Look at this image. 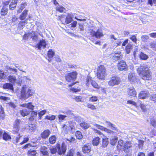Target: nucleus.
I'll list each match as a JSON object with an SVG mask.
<instances>
[{
    "label": "nucleus",
    "mask_w": 156,
    "mask_h": 156,
    "mask_svg": "<svg viewBox=\"0 0 156 156\" xmlns=\"http://www.w3.org/2000/svg\"><path fill=\"white\" fill-rule=\"evenodd\" d=\"M132 44H128L126 47V51L127 54H129L130 52V51L132 49Z\"/></svg>",
    "instance_id": "33"
},
{
    "label": "nucleus",
    "mask_w": 156,
    "mask_h": 156,
    "mask_svg": "<svg viewBox=\"0 0 156 156\" xmlns=\"http://www.w3.org/2000/svg\"><path fill=\"white\" fill-rule=\"evenodd\" d=\"M7 69L9 71L11 74H14L17 72V70L15 69H13L9 67H7Z\"/></svg>",
    "instance_id": "42"
},
{
    "label": "nucleus",
    "mask_w": 156,
    "mask_h": 156,
    "mask_svg": "<svg viewBox=\"0 0 156 156\" xmlns=\"http://www.w3.org/2000/svg\"><path fill=\"white\" fill-rule=\"evenodd\" d=\"M46 111L45 110H43L38 112V118L39 119H41L42 116L46 113Z\"/></svg>",
    "instance_id": "50"
},
{
    "label": "nucleus",
    "mask_w": 156,
    "mask_h": 156,
    "mask_svg": "<svg viewBox=\"0 0 156 156\" xmlns=\"http://www.w3.org/2000/svg\"><path fill=\"white\" fill-rule=\"evenodd\" d=\"M7 13V7L6 5L4 6L1 9L0 12L1 15L2 16H4L6 15Z\"/></svg>",
    "instance_id": "20"
},
{
    "label": "nucleus",
    "mask_w": 156,
    "mask_h": 156,
    "mask_svg": "<svg viewBox=\"0 0 156 156\" xmlns=\"http://www.w3.org/2000/svg\"><path fill=\"white\" fill-rule=\"evenodd\" d=\"M77 102H81L82 101V98L81 96H76L75 98H73Z\"/></svg>",
    "instance_id": "58"
},
{
    "label": "nucleus",
    "mask_w": 156,
    "mask_h": 156,
    "mask_svg": "<svg viewBox=\"0 0 156 156\" xmlns=\"http://www.w3.org/2000/svg\"><path fill=\"white\" fill-rule=\"evenodd\" d=\"M118 140V138L116 137H112L110 139V144L112 145H114Z\"/></svg>",
    "instance_id": "39"
},
{
    "label": "nucleus",
    "mask_w": 156,
    "mask_h": 156,
    "mask_svg": "<svg viewBox=\"0 0 156 156\" xmlns=\"http://www.w3.org/2000/svg\"><path fill=\"white\" fill-rule=\"evenodd\" d=\"M80 126L84 129H87L90 127V125L88 123L83 122L80 124Z\"/></svg>",
    "instance_id": "32"
},
{
    "label": "nucleus",
    "mask_w": 156,
    "mask_h": 156,
    "mask_svg": "<svg viewBox=\"0 0 156 156\" xmlns=\"http://www.w3.org/2000/svg\"><path fill=\"white\" fill-rule=\"evenodd\" d=\"M50 150L52 154H54L58 152L59 155H62L65 153L66 150V147L64 143H62L61 147L60 145H58L56 147L50 148Z\"/></svg>",
    "instance_id": "2"
},
{
    "label": "nucleus",
    "mask_w": 156,
    "mask_h": 156,
    "mask_svg": "<svg viewBox=\"0 0 156 156\" xmlns=\"http://www.w3.org/2000/svg\"><path fill=\"white\" fill-rule=\"evenodd\" d=\"M137 73L144 80H149L151 79V76L148 66L145 64L141 65L137 69Z\"/></svg>",
    "instance_id": "1"
},
{
    "label": "nucleus",
    "mask_w": 156,
    "mask_h": 156,
    "mask_svg": "<svg viewBox=\"0 0 156 156\" xmlns=\"http://www.w3.org/2000/svg\"><path fill=\"white\" fill-rule=\"evenodd\" d=\"M91 84L95 88L99 89V86L98 84L94 81H92Z\"/></svg>",
    "instance_id": "52"
},
{
    "label": "nucleus",
    "mask_w": 156,
    "mask_h": 156,
    "mask_svg": "<svg viewBox=\"0 0 156 156\" xmlns=\"http://www.w3.org/2000/svg\"><path fill=\"white\" fill-rule=\"evenodd\" d=\"M2 138L5 140H7L11 139V136L7 132H4L2 135Z\"/></svg>",
    "instance_id": "28"
},
{
    "label": "nucleus",
    "mask_w": 156,
    "mask_h": 156,
    "mask_svg": "<svg viewBox=\"0 0 156 156\" xmlns=\"http://www.w3.org/2000/svg\"><path fill=\"white\" fill-rule=\"evenodd\" d=\"M87 106L88 108H90L91 109L94 110L96 109L95 107L93 105L90 104H88Z\"/></svg>",
    "instance_id": "61"
},
{
    "label": "nucleus",
    "mask_w": 156,
    "mask_h": 156,
    "mask_svg": "<svg viewBox=\"0 0 156 156\" xmlns=\"http://www.w3.org/2000/svg\"><path fill=\"white\" fill-rule=\"evenodd\" d=\"M151 123L152 125L154 127L156 126V121L155 120L153 119H151Z\"/></svg>",
    "instance_id": "63"
},
{
    "label": "nucleus",
    "mask_w": 156,
    "mask_h": 156,
    "mask_svg": "<svg viewBox=\"0 0 156 156\" xmlns=\"http://www.w3.org/2000/svg\"><path fill=\"white\" fill-rule=\"evenodd\" d=\"M89 33L91 36L95 37L97 39H99L104 36L102 31L99 28L96 31L94 30H93L90 29L89 30Z\"/></svg>",
    "instance_id": "5"
},
{
    "label": "nucleus",
    "mask_w": 156,
    "mask_h": 156,
    "mask_svg": "<svg viewBox=\"0 0 156 156\" xmlns=\"http://www.w3.org/2000/svg\"><path fill=\"white\" fill-rule=\"evenodd\" d=\"M22 119H16L14 123V127L12 130L13 133H16L19 131L20 127L21 125L24 123Z\"/></svg>",
    "instance_id": "6"
},
{
    "label": "nucleus",
    "mask_w": 156,
    "mask_h": 156,
    "mask_svg": "<svg viewBox=\"0 0 156 156\" xmlns=\"http://www.w3.org/2000/svg\"><path fill=\"white\" fill-rule=\"evenodd\" d=\"M45 118L48 120H53L55 118V116L54 115H49L46 116Z\"/></svg>",
    "instance_id": "51"
},
{
    "label": "nucleus",
    "mask_w": 156,
    "mask_h": 156,
    "mask_svg": "<svg viewBox=\"0 0 156 156\" xmlns=\"http://www.w3.org/2000/svg\"><path fill=\"white\" fill-rule=\"evenodd\" d=\"M33 94V91L30 88H28L27 90L23 87L22 89L21 94V99L26 100L31 96Z\"/></svg>",
    "instance_id": "3"
},
{
    "label": "nucleus",
    "mask_w": 156,
    "mask_h": 156,
    "mask_svg": "<svg viewBox=\"0 0 156 156\" xmlns=\"http://www.w3.org/2000/svg\"><path fill=\"white\" fill-rule=\"evenodd\" d=\"M30 38L32 39V40L34 41H36L38 40V36L35 35V32L32 31L31 33H30L29 35Z\"/></svg>",
    "instance_id": "23"
},
{
    "label": "nucleus",
    "mask_w": 156,
    "mask_h": 156,
    "mask_svg": "<svg viewBox=\"0 0 156 156\" xmlns=\"http://www.w3.org/2000/svg\"><path fill=\"white\" fill-rule=\"evenodd\" d=\"M98 100V97L95 96H93L89 98V101H90L94 102L97 101Z\"/></svg>",
    "instance_id": "49"
},
{
    "label": "nucleus",
    "mask_w": 156,
    "mask_h": 156,
    "mask_svg": "<svg viewBox=\"0 0 156 156\" xmlns=\"http://www.w3.org/2000/svg\"><path fill=\"white\" fill-rule=\"evenodd\" d=\"M8 75L7 73H4L3 71H0V79H2L5 78Z\"/></svg>",
    "instance_id": "40"
},
{
    "label": "nucleus",
    "mask_w": 156,
    "mask_h": 156,
    "mask_svg": "<svg viewBox=\"0 0 156 156\" xmlns=\"http://www.w3.org/2000/svg\"><path fill=\"white\" fill-rule=\"evenodd\" d=\"M106 70L103 65H100L97 69V76L98 79L103 80L106 75Z\"/></svg>",
    "instance_id": "4"
},
{
    "label": "nucleus",
    "mask_w": 156,
    "mask_h": 156,
    "mask_svg": "<svg viewBox=\"0 0 156 156\" xmlns=\"http://www.w3.org/2000/svg\"><path fill=\"white\" fill-rule=\"evenodd\" d=\"M118 67L119 70L120 71L126 70L128 68L126 62L123 60L121 61L118 63Z\"/></svg>",
    "instance_id": "10"
},
{
    "label": "nucleus",
    "mask_w": 156,
    "mask_h": 156,
    "mask_svg": "<svg viewBox=\"0 0 156 156\" xmlns=\"http://www.w3.org/2000/svg\"><path fill=\"white\" fill-rule=\"evenodd\" d=\"M121 82L119 77L116 76L112 77L110 80L108 82V85L111 87L118 85Z\"/></svg>",
    "instance_id": "7"
},
{
    "label": "nucleus",
    "mask_w": 156,
    "mask_h": 156,
    "mask_svg": "<svg viewBox=\"0 0 156 156\" xmlns=\"http://www.w3.org/2000/svg\"><path fill=\"white\" fill-rule=\"evenodd\" d=\"M127 103L132 105H133L135 106H136V103L135 102H134L133 101H132V100L128 101H127Z\"/></svg>",
    "instance_id": "62"
},
{
    "label": "nucleus",
    "mask_w": 156,
    "mask_h": 156,
    "mask_svg": "<svg viewBox=\"0 0 156 156\" xmlns=\"http://www.w3.org/2000/svg\"><path fill=\"white\" fill-rule=\"evenodd\" d=\"M127 92L128 95L131 97H134L136 95V90L133 87H130L128 88Z\"/></svg>",
    "instance_id": "11"
},
{
    "label": "nucleus",
    "mask_w": 156,
    "mask_h": 156,
    "mask_svg": "<svg viewBox=\"0 0 156 156\" xmlns=\"http://www.w3.org/2000/svg\"><path fill=\"white\" fill-rule=\"evenodd\" d=\"M47 149V148L45 146H43L41 147V152L43 155H46L48 154V152Z\"/></svg>",
    "instance_id": "37"
},
{
    "label": "nucleus",
    "mask_w": 156,
    "mask_h": 156,
    "mask_svg": "<svg viewBox=\"0 0 156 156\" xmlns=\"http://www.w3.org/2000/svg\"><path fill=\"white\" fill-rule=\"evenodd\" d=\"M108 144V138L103 139L102 146L104 147H106Z\"/></svg>",
    "instance_id": "34"
},
{
    "label": "nucleus",
    "mask_w": 156,
    "mask_h": 156,
    "mask_svg": "<svg viewBox=\"0 0 156 156\" xmlns=\"http://www.w3.org/2000/svg\"><path fill=\"white\" fill-rule=\"evenodd\" d=\"M23 107L26 108L28 110H30V112L34 110V106L31 102H29L27 103H24L20 105Z\"/></svg>",
    "instance_id": "14"
},
{
    "label": "nucleus",
    "mask_w": 156,
    "mask_h": 156,
    "mask_svg": "<svg viewBox=\"0 0 156 156\" xmlns=\"http://www.w3.org/2000/svg\"><path fill=\"white\" fill-rule=\"evenodd\" d=\"M8 80L12 83H14L16 80V78L13 76H8Z\"/></svg>",
    "instance_id": "46"
},
{
    "label": "nucleus",
    "mask_w": 156,
    "mask_h": 156,
    "mask_svg": "<svg viewBox=\"0 0 156 156\" xmlns=\"http://www.w3.org/2000/svg\"><path fill=\"white\" fill-rule=\"evenodd\" d=\"M100 138L99 137H97L94 138L92 144L94 146H97L100 142Z\"/></svg>",
    "instance_id": "35"
},
{
    "label": "nucleus",
    "mask_w": 156,
    "mask_h": 156,
    "mask_svg": "<svg viewBox=\"0 0 156 156\" xmlns=\"http://www.w3.org/2000/svg\"><path fill=\"white\" fill-rule=\"evenodd\" d=\"M47 44L45 40L42 39L40 40L39 42L36 45V47L38 48V49L41 50V47H42L44 48L46 47Z\"/></svg>",
    "instance_id": "13"
},
{
    "label": "nucleus",
    "mask_w": 156,
    "mask_h": 156,
    "mask_svg": "<svg viewBox=\"0 0 156 156\" xmlns=\"http://www.w3.org/2000/svg\"><path fill=\"white\" fill-rule=\"evenodd\" d=\"M21 136H20V134H19L18 135V136L16 137L15 138H14L15 140V144H17L19 142V140H20L21 137Z\"/></svg>",
    "instance_id": "55"
},
{
    "label": "nucleus",
    "mask_w": 156,
    "mask_h": 156,
    "mask_svg": "<svg viewBox=\"0 0 156 156\" xmlns=\"http://www.w3.org/2000/svg\"><path fill=\"white\" fill-rule=\"evenodd\" d=\"M149 99L154 102V103H156V94H153L149 96Z\"/></svg>",
    "instance_id": "41"
},
{
    "label": "nucleus",
    "mask_w": 156,
    "mask_h": 156,
    "mask_svg": "<svg viewBox=\"0 0 156 156\" xmlns=\"http://www.w3.org/2000/svg\"><path fill=\"white\" fill-rule=\"evenodd\" d=\"M149 95V93L147 91H142L139 94V98L140 99H144Z\"/></svg>",
    "instance_id": "17"
},
{
    "label": "nucleus",
    "mask_w": 156,
    "mask_h": 156,
    "mask_svg": "<svg viewBox=\"0 0 156 156\" xmlns=\"http://www.w3.org/2000/svg\"><path fill=\"white\" fill-rule=\"evenodd\" d=\"M137 35H130L129 36V39L135 44H136L137 39L136 36Z\"/></svg>",
    "instance_id": "38"
},
{
    "label": "nucleus",
    "mask_w": 156,
    "mask_h": 156,
    "mask_svg": "<svg viewBox=\"0 0 156 156\" xmlns=\"http://www.w3.org/2000/svg\"><path fill=\"white\" fill-rule=\"evenodd\" d=\"M149 44L151 48L153 50L156 51V42H151Z\"/></svg>",
    "instance_id": "47"
},
{
    "label": "nucleus",
    "mask_w": 156,
    "mask_h": 156,
    "mask_svg": "<svg viewBox=\"0 0 156 156\" xmlns=\"http://www.w3.org/2000/svg\"><path fill=\"white\" fill-rule=\"evenodd\" d=\"M112 59L113 61H116L121 59L122 55L121 52L119 51H115L112 53Z\"/></svg>",
    "instance_id": "9"
},
{
    "label": "nucleus",
    "mask_w": 156,
    "mask_h": 156,
    "mask_svg": "<svg viewBox=\"0 0 156 156\" xmlns=\"http://www.w3.org/2000/svg\"><path fill=\"white\" fill-rule=\"evenodd\" d=\"M77 75V73L76 72L68 73L66 76V79L69 82L74 81L76 78Z\"/></svg>",
    "instance_id": "8"
},
{
    "label": "nucleus",
    "mask_w": 156,
    "mask_h": 156,
    "mask_svg": "<svg viewBox=\"0 0 156 156\" xmlns=\"http://www.w3.org/2000/svg\"><path fill=\"white\" fill-rule=\"evenodd\" d=\"M75 119L76 122H80L83 120V119L80 117L76 116L75 117Z\"/></svg>",
    "instance_id": "57"
},
{
    "label": "nucleus",
    "mask_w": 156,
    "mask_h": 156,
    "mask_svg": "<svg viewBox=\"0 0 156 156\" xmlns=\"http://www.w3.org/2000/svg\"><path fill=\"white\" fill-rule=\"evenodd\" d=\"M56 140V137L55 135H52L49 138V142L51 144H53L55 143Z\"/></svg>",
    "instance_id": "30"
},
{
    "label": "nucleus",
    "mask_w": 156,
    "mask_h": 156,
    "mask_svg": "<svg viewBox=\"0 0 156 156\" xmlns=\"http://www.w3.org/2000/svg\"><path fill=\"white\" fill-rule=\"evenodd\" d=\"M31 112V114L30 117V120H34V119L36 117L37 115V112L35 111H32V112Z\"/></svg>",
    "instance_id": "36"
},
{
    "label": "nucleus",
    "mask_w": 156,
    "mask_h": 156,
    "mask_svg": "<svg viewBox=\"0 0 156 156\" xmlns=\"http://www.w3.org/2000/svg\"><path fill=\"white\" fill-rule=\"evenodd\" d=\"M30 35V33L25 34L23 37V39L24 40H27L29 38H30L29 35Z\"/></svg>",
    "instance_id": "60"
},
{
    "label": "nucleus",
    "mask_w": 156,
    "mask_h": 156,
    "mask_svg": "<svg viewBox=\"0 0 156 156\" xmlns=\"http://www.w3.org/2000/svg\"><path fill=\"white\" fill-rule=\"evenodd\" d=\"M132 146V145H131L130 142L128 141L125 144L124 147L126 149H128L131 147Z\"/></svg>",
    "instance_id": "48"
},
{
    "label": "nucleus",
    "mask_w": 156,
    "mask_h": 156,
    "mask_svg": "<svg viewBox=\"0 0 156 156\" xmlns=\"http://www.w3.org/2000/svg\"><path fill=\"white\" fill-rule=\"evenodd\" d=\"M18 0H13L9 5V9L11 10H13L16 7Z\"/></svg>",
    "instance_id": "27"
},
{
    "label": "nucleus",
    "mask_w": 156,
    "mask_h": 156,
    "mask_svg": "<svg viewBox=\"0 0 156 156\" xmlns=\"http://www.w3.org/2000/svg\"><path fill=\"white\" fill-rule=\"evenodd\" d=\"M128 79L132 83H133L136 81L137 79L134 74L131 73L128 75Z\"/></svg>",
    "instance_id": "18"
},
{
    "label": "nucleus",
    "mask_w": 156,
    "mask_h": 156,
    "mask_svg": "<svg viewBox=\"0 0 156 156\" xmlns=\"http://www.w3.org/2000/svg\"><path fill=\"white\" fill-rule=\"evenodd\" d=\"M91 150V148L89 145H85L82 147V151L84 153H88Z\"/></svg>",
    "instance_id": "21"
},
{
    "label": "nucleus",
    "mask_w": 156,
    "mask_h": 156,
    "mask_svg": "<svg viewBox=\"0 0 156 156\" xmlns=\"http://www.w3.org/2000/svg\"><path fill=\"white\" fill-rule=\"evenodd\" d=\"M56 7V10L61 12H65L66 9H65L62 6H58Z\"/></svg>",
    "instance_id": "44"
},
{
    "label": "nucleus",
    "mask_w": 156,
    "mask_h": 156,
    "mask_svg": "<svg viewBox=\"0 0 156 156\" xmlns=\"http://www.w3.org/2000/svg\"><path fill=\"white\" fill-rule=\"evenodd\" d=\"M27 13V10H25L20 15L19 18L21 20H25Z\"/></svg>",
    "instance_id": "26"
},
{
    "label": "nucleus",
    "mask_w": 156,
    "mask_h": 156,
    "mask_svg": "<svg viewBox=\"0 0 156 156\" xmlns=\"http://www.w3.org/2000/svg\"><path fill=\"white\" fill-rule=\"evenodd\" d=\"M118 146H119L121 147H124L125 144L124 142L122 140H120L118 141Z\"/></svg>",
    "instance_id": "59"
},
{
    "label": "nucleus",
    "mask_w": 156,
    "mask_h": 156,
    "mask_svg": "<svg viewBox=\"0 0 156 156\" xmlns=\"http://www.w3.org/2000/svg\"><path fill=\"white\" fill-rule=\"evenodd\" d=\"M72 20V15L70 14H68L66 18L65 23L67 24H69L71 22Z\"/></svg>",
    "instance_id": "29"
},
{
    "label": "nucleus",
    "mask_w": 156,
    "mask_h": 156,
    "mask_svg": "<svg viewBox=\"0 0 156 156\" xmlns=\"http://www.w3.org/2000/svg\"><path fill=\"white\" fill-rule=\"evenodd\" d=\"M30 16H29L28 18L26 19L24 21H20L18 25V30H20L23 28V27H24L26 24L28 23L27 21L28 20H30Z\"/></svg>",
    "instance_id": "12"
},
{
    "label": "nucleus",
    "mask_w": 156,
    "mask_h": 156,
    "mask_svg": "<svg viewBox=\"0 0 156 156\" xmlns=\"http://www.w3.org/2000/svg\"><path fill=\"white\" fill-rule=\"evenodd\" d=\"M94 125L95 126H96L98 129L104 130L109 134H113L114 133L113 131L111 130L105 128V127L101 126L100 125L97 124H94Z\"/></svg>",
    "instance_id": "15"
},
{
    "label": "nucleus",
    "mask_w": 156,
    "mask_h": 156,
    "mask_svg": "<svg viewBox=\"0 0 156 156\" xmlns=\"http://www.w3.org/2000/svg\"><path fill=\"white\" fill-rule=\"evenodd\" d=\"M140 59L142 60H146L149 58L148 56L143 52H141L139 55Z\"/></svg>",
    "instance_id": "25"
},
{
    "label": "nucleus",
    "mask_w": 156,
    "mask_h": 156,
    "mask_svg": "<svg viewBox=\"0 0 156 156\" xmlns=\"http://www.w3.org/2000/svg\"><path fill=\"white\" fill-rule=\"evenodd\" d=\"M51 133V132L49 129L45 130L41 134V137L44 139H45L48 137Z\"/></svg>",
    "instance_id": "16"
},
{
    "label": "nucleus",
    "mask_w": 156,
    "mask_h": 156,
    "mask_svg": "<svg viewBox=\"0 0 156 156\" xmlns=\"http://www.w3.org/2000/svg\"><path fill=\"white\" fill-rule=\"evenodd\" d=\"M149 37L148 35H142L141 37V38L142 41L144 42H147V40L149 39Z\"/></svg>",
    "instance_id": "43"
},
{
    "label": "nucleus",
    "mask_w": 156,
    "mask_h": 156,
    "mask_svg": "<svg viewBox=\"0 0 156 156\" xmlns=\"http://www.w3.org/2000/svg\"><path fill=\"white\" fill-rule=\"evenodd\" d=\"M28 129L31 132H34L36 129V127L35 124H30L28 126Z\"/></svg>",
    "instance_id": "31"
},
{
    "label": "nucleus",
    "mask_w": 156,
    "mask_h": 156,
    "mask_svg": "<svg viewBox=\"0 0 156 156\" xmlns=\"http://www.w3.org/2000/svg\"><path fill=\"white\" fill-rule=\"evenodd\" d=\"M67 116L62 114H60L58 115V118L59 120H64L65 118Z\"/></svg>",
    "instance_id": "53"
},
{
    "label": "nucleus",
    "mask_w": 156,
    "mask_h": 156,
    "mask_svg": "<svg viewBox=\"0 0 156 156\" xmlns=\"http://www.w3.org/2000/svg\"><path fill=\"white\" fill-rule=\"evenodd\" d=\"M76 136L77 138L78 139H81L83 138V135L82 133L80 131H77L76 133Z\"/></svg>",
    "instance_id": "45"
},
{
    "label": "nucleus",
    "mask_w": 156,
    "mask_h": 156,
    "mask_svg": "<svg viewBox=\"0 0 156 156\" xmlns=\"http://www.w3.org/2000/svg\"><path fill=\"white\" fill-rule=\"evenodd\" d=\"M12 21L14 24L17 23L20 21L18 20V19L16 17H13L12 19Z\"/></svg>",
    "instance_id": "56"
},
{
    "label": "nucleus",
    "mask_w": 156,
    "mask_h": 156,
    "mask_svg": "<svg viewBox=\"0 0 156 156\" xmlns=\"http://www.w3.org/2000/svg\"><path fill=\"white\" fill-rule=\"evenodd\" d=\"M3 88L5 89H8L12 90H13V85L10 83H5L3 86Z\"/></svg>",
    "instance_id": "24"
},
{
    "label": "nucleus",
    "mask_w": 156,
    "mask_h": 156,
    "mask_svg": "<svg viewBox=\"0 0 156 156\" xmlns=\"http://www.w3.org/2000/svg\"><path fill=\"white\" fill-rule=\"evenodd\" d=\"M55 52L53 50L50 49L48 50L47 53L48 58L47 59L49 62H50L51 61V58H53Z\"/></svg>",
    "instance_id": "19"
},
{
    "label": "nucleus",
    "mask_w": 156,
    "mask_h": 156,
    "mask_svg": "<svg viewBox=\"0 0 156 156\" xmlns=\"http://www.w3.org/2000/svg\"><path fill=\"white\" fill-rule=\"evenodd\" d=\"M66 114L69 117H71L73 115L72 112L70 110H68L66 112Z\"/></svg>",
    "instance_id": "64"
},
{
    "label": "nucleus",
    "mask_w": 156,
    "mask_h": 156,
    "mask_svg": "<svg viewBox=\"0 0 156 156\" xmlns=\"http://www.w3.org/2000/svg\"><path fill=\"white\" fill-rule=\"evenodd\" d=\"M20 114L23 117L28 115L30 113V111L27 108H24L20 111Z\"/></svg>",
    "instance_id": "22"
},
{
    "label": "nucleus",
    "mask_w": 156,
    "mask_h": 156,
    "mask_svg": "<svg viewBox=\"0 0 156 156\" xmlns=\"http://www.w3.org/2000/svg\"><path fill=\"white\" fill-rule=\"evenodd\" d=\"M144 143V141L141 140H138V146L140 148H142Z\"/></svg>",
    "instance_id": "54"
}]
</instances>
